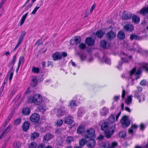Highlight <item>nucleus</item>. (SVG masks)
I'll list each match as a JSON object with an SVG mask.
<instances>
[{
	"instance_id": "1",
	"label": "nucleus",
	"mask_w": 148,
	"mask_h": 148,
	"mask_svg": "<svg viewBox=\"0 0 148 148\" xmlns=\"http://www.w3.org/2000/svg\"><path fill=\"white\" fill-rule=\"evenodd\" d=\"M136 68H133L130 72L129 74L128 81L129 84L133 85L134 84V81L135 79H137L140 77L139 75L140 74L141 71L139 70L136 72Z\"/></svg>"
},
{
	"instance_id": "2",
	"label": "nucleus",
	"mask_w": 148,
	"mask_h": 148,
	"mask_svg": "<svg viewBox=\"0 0 148 148\" xmlns=\"http://www.w3.org/2000/svg\"><path fill=\"white\" fill-rule=\"evenodd\" d=\"M43 100L42 96L39 94H35L32 98L30 99L29 102L36 105H39L42 103Z\"/></svg>"
},
{
	"instance_id": "3",
	"label": "nucleus",
	"mask_w": 148,
	"mask_h": 148,
	"mask_svg": "<svg viewBox=\"0 0 148 148\" xmlns=\"http://www.w3.org/2000/svg\"><path fill=\"white\" fill-rule=\"evenodd\" d=\"M95 131L92 128H89L84 132V137L86 138H94L95 136Z\"/></svg>"
},
{
	"instance_id": "4",
	"label": "nucleus",
	"mask_w": 148,
	"mask_h": 148,
	"mask_svg": "<svg viewBox=\"0 0 148 148\" xmlns=\"http://www.w3.org/2000/svg\"><path fill=\"white\" fill-rule=\"evenodd\" d=\"M67 55V53L66 52H63L62 53L57 52L53 54L52 57L53 60L56 61L60 60L62 58V57L64 58L66 57Z\"/></svg>"
},
{
	"instance_id": "5",
	"label": "nucleus",
	"mask_w": 148,
	"mask_h": 148,
	"mask_svg": "<svg viewBox=\"0 0 148 148\" xmlns=\"http://www.w3.org/2000/svg\"><path fill=\"white\" fill-rule=\"evenodd\" d=\"M116 130L115 126L114 125L111 126L106 131L105 135L107 138H110L111 135H113Z\"/></svg>"
},
{
	"instance_id": "6",
	"label": "nucleus",
	"mask_w": 148,
	"mask_h": 148,
	"mask_svg": "<svg viewBox=\"0 0 148 148\" xmlns=\"http://www.w3.org/2000/svg\"><path fill=\"white\" fill-rule=\"evenodd\" d=\"M121 60L123 62L127 63L131 60L132 56H128L126 54L123 52H121L120 54Z\"/></svg>"
},
{
	"instance_id": "7",
	"label": "nucleus",
	"mask_w": 148,
	"mask_h": 148,
	"mask_svg": "<svg viewBox=\"0 0 148 148\" xmlns=\"http://www.w3.org/2000/svg\"><path fill=\"white\" fill-rule=\"evenodd\" d=\"M121 123L123 127H127L130 124V121L129 120L128 117L126 116H124L121 120Z\"/></svg>"
},
{
	"instance_id": "8",
	"label": "nucleus",
	"mask_w": 148,
	"mask_h": 148,
	"mask_svg": "<svg viewBox=\"0 0 148 148\" xmlns=\"http://www.w3.org/2000/svg\"><path fill=\"white\" fill-rule=\"evenodd\" d=\"M65 107L63 106L56 110V109H54V111H57V115L58 116H62L66 113L65 110Z\"/></svg>"
},
{
	"instance_id": "9",
	"label": "nucleus",
	"mask_w": 148,
	"mask_h": 148,
	"mask_svg": "<svg viewBox=\"0 0 148 148\" xmlns=\"http://www.w3.org/2000/svg\"><path fill=\"white\" fill-rule=\"evenodd\" d=\"M40 119L39 115L37 113H34L32 114L30 117V120L32 122L37 123Z\"/></svg>"
},
{
	"instance_id": "10",
	"label": "nucleus",
	"mask_w": 148,
	"mask_h": 148,
	"mask_svg": "<svg viewBox=\"0 0 148 148\" xmlns=\"http://www.w3.org/2000/svg\"><path fill=\"white\" fill-rule=\"evenodd\" d=\"M25 34L26 33L24 31L21 32L20 35V36L18 39V42L14 49V51H15L19 47L20 45L21 44L23 40Z\"/></svg>"
},
{
	"instance_id": "11",
	"label": "nucleus",
	"mask_w": 148,
	"mask_h": 148,
	"mask_svg": "<svg viewBox=\"0 0 148 148\" xmlns=\"http://www.w3.org/2000/svg\"><path fill=\"white\" fill-rule=\"evenodd\" d=\"M64 121V123L67 124H71L74 122L73 118L70 115L66 116Z\"/></svg>"
},
{
	"instance_id": "12",
	"label": "nucleus",
	"mask_w": 148,
	"mask_h": 148,
	"mask_svg": "<svg viewBox=\"0 0 148 148\" xmlns=\"http://www.w3.org/2000/svg\"><path fill=\"white\" fill-rule=\"evenodd\" d=\"M132 50H134L135 51L143 53L144 52H145V51L142 49L138 45L136 44H134L133 46V48L131 49Z\"/></svg>"
},
{
	"instance_id": "13",
	"label": "nucleus",
	"mask_w": 148,
	"mask_h": 148,
	"mask_svg": "<svg viewBox=\"0 0 148 148\" xmlns=\"http://www.w3.org/2000/svg\"><path fill=\"white\" fill-rule=\"evenodd\" d=\"M116 34L113 31L108 32L106 34V37L108 40H111L116 37Z\"/></svg>"
},
{
	"instance_id": "14",
	"label": "nucleus",
	"mask_w": 148,
	"mask_h": 148,
	"mask_svg": "<svg viewBox=\"0 0 148 148\" xmlns=\"http://www.w3.org/2000/svg\"><path fill=\"white\" fill-rule=\"evenodd\" d=\"M120 114L121 112H120L116 116L113 115L110 116L108 118V123H111L114 122L115 120V117L116 118V121H117Z\"/></svg>"
},
{
	"instance_id": "15",
	"label": "nucleus",
	"mask_w": 148,
	"mask_h": 148,
	"mask_svg": "<svg viewBox=\"0 0 148 148\" xmlns=\"http://www.w3.org/2000/svg\"><path fill=\"white\" fill-rule=\"evenodd\" d=\"M81 38L79 36H75L73 39L71 40L70 44L72 45L77 44L79 43L81 41Z\"/></svg>"
},
{
	"instance_id": "16",
	"label": "nucleus",
	"mask_w": 148,
	"mask_h": 148,
	"mask_svg": "<svg viewBox=\"0 0 148 148\" xmlns=\"http://www.w3.org/2000/svg\"><path fill=\"white\" fill-rule=\"evenodd\" d=\"M117 143L116 142L112 143L111 144L109 143H103L102 146L104 148H114L116 146Z\"/></svg>"
},
{
	"instance_id": "17",
	"label": "nucleus",
	"mask_w": 148,
	"mask_h": 148,
	"mask_svg": "<svg viewBox=\"0 0 148 148\" xmlns=\"http://www.w3.org/2000/svg\"><path fill=\"white\" fill-rule=\"evenodd\" d=\"M96 142L94 139H90L87 143V147L89 148H92L95 145Z\"/></svg>"
},
{
	"instance_id": "18",
	"label": "nucleus",
	"mask_w": 148,
	"mask_h": 148,
	"mask_svg": "<svg viewBox=\"0 0 148 148\" xmlns=\"http://www.w3.org/2000/svg\"><path fill=\"white\" fill-rule=\"evenodd\" d=\"M53 135L51 133H47L43 136V140L45 142H47L51 139Z\"/></svg>"
},
{
	"instance_id": "19",
	"label": "nucleus",
	"mask_w": 148,
	"mask_h": 148,
	"mask_svg": "<svg viewBox=\"0 0 148 148\" xmlns=\"http://www.w3.org/2000/svg\"><path fill=\"white\" fill-rule=\"evenodd\" d=\"M13 66L11 68V69L8 72L7 74V77L6 79L9 77V80L10 82L14 74V70H13Z\"/></svg>"
},
{
	"instance_id": "20",
	"label": "nucleus",
	"mask_w": 148,
	"mask_h": 148,
	"mask_svg": "<svg viewBox=\"0 0 148 148\" xmlns=\"http://www.w3.org/2000/svg\"><path fill=\"white\" fill-rule=\"evenodd\" d=\"M100 45L105 49L108 48L110 45V44L107 43L105 40H103L100 42Z\"/></svg>"
},
{
	"instance_id": "21",
	"label": "nucleus",
	"mask_w": 148,
	"mask_h": 148,
	"mask_svg": "<svg viewBox=\"0 0 148 148\" xmlns=\"http://www.w3.org/2000/svg\"><path fill=\"white\" fill-rule=\"evenodd\" d=\"M85 42L89 45L92 46L94 45L95 41L93 39L91 38L88 37L86 38Z\"/></svg>"
},
{
	"instance_id": "22",
	"label": "nucleus",
	"mask_w": 148,
	"mask_h": 148,
	"mask_svg": "<svg viewBox=\"0 0 148 148\" xmlns=\"http://www.w3.org/2000/svg\"><path fill=\"white\" fill-rule=\"evenodd\" d=\"M124 28L127 31L132 32L134 29V27L131 24H128L125 25Z\"/></svg>"
},
{
	"instance_id": "23",
	"label": "nucleus",
	"mask_w": 148,
	"mask_h": 148,
	"mask_svg": "<svg viewBox=\"0 0 148 148\" xmlns=\"http://www.w3.org/2000/svg\"><path fill=\"white\" fill-rule=\"evenodd\" d=\"M28 13V12H27L22 16L19 23L20 25V26H21L23 24L25 21V19L27 18Z\"/></svg>"
},
{
	"instance_id": "24",
	"label": "nucleus",
	"mask_w": 148,
	"mask_h": 148,
	"mask_svg": "<svg viewBox=\"0 0 148 148\" xmlns=\"http://www.w3.org/2000/svg\"><path fill=\"white\" fill-rule=\"evenodd\" d=\"M132 17V14L130 13L123 14L122 15V18L123 19L126 20L130 19Z\"/></svg>"
},
{
	"instance_id": "25",
	"label": "nucleus",
	"mask_w": 148,
	"mask_h": 148,
	"mask_svg": "<svg viewBox=\"0 0 148 148\" xmlns=\"http://www.w3.org/2000/svg\"><path fill=\"white\" fill-rule=\"evenodd\" d=\"M30 123L28 121L25 122L22 126V128L24 131H27L29 128Z\"/></svg>"
},
{
	"instance_id": "26",
	"label": "nucleus",
	"mask_w": 148,
	"mask_h": 148,
	"mask_svg": "<svg viewBox=\"0 0 148 148\" xmlns=\"http://www.w3.org/2000/svg\"><path fill=\"white\" fill-rule=\"evenodd\" d=\"M38 109L40 112L43 113L46 110V105L45 104L39 106L38 107Z\"/></svg>"
},
{
	"instance_id": "27",
	"label": "nucleus",
	"mask_w": 148,
	"mask_h": 148,
	"mask_svg": "<svg viewBox=\"0 0 148 148\" xmlns=\"http://www.w3.org/2000/svg\"><path fill=\"white\" fill-rule=\"evenodd\" d=\"M108 112V109L106 107H104L100 111V115L101 116L106 115Z\"/></svg>"
},
{
	"instance_id": "28",
	"label": "nucleus",
	"mask_w": 148,
	"mask_h": 148,
	"mask_svg": "<svg viewBox=\"0 0 148 148\" xmlns=\"http://www.w3.org/2000/svg\"><path fill=\"white\" fill-rule=\"evenodd\" d=\"M84 126L83 125H81L78 127L77 129V131L78 133L81 134L84 132Z\"/></svg>"
},
{
	"instance_id": "29",
	"label": "nucleus",
	"mask_w": 148,
	"mask_h": 148,
	"mask_svg": "<svg viewBox=\"0 0 148 148\" xmlns=\"http://www.w3.org/2000/svg\"><path fill=\"white\" fill-rule=\"evenodd\" d=\"M132 20L133 22L137 23L139 22L140 19L136 15H134L132 17Z\"/></svg>"
},
{
	"instance_id": "30",
	"label": "nucleus",
	"mask_w": 148,
	"mask_h": 148,
	"mask_svg": "<svg viewBox=\"0 0 148 148\" xmlns=\"http://www.w3.org/2000/svg\"><path fill=\"white\" fill-rule=\"evenodd\" d=\"M108 123L107 122H104L103 123L101 127V130L106 131L108 128Z\"/></svg>"
},
{
	"instance_id": "31",
	"label": "nucleus",
	"mask_w": 148,
	"mask_h": 148,
	"mask_svg": "<svg viewBox=\"0 0 148 148\" xmlns=\"http://www.w3.org/2000/svg\"><path fill=\"white\" fill-rule=\"evenodd\" d=\"M148 12V7H146L142 9L140 11V14L143 15H146Z\"/></svg>"
},
{
	"instance_id": "32",
	"label": "nucleus",
	"mask_w": 148,
	"mask_h": 148,
	"mask_svg": "<svg viewBox=\"0 0 148 148\" xmlns=\"http://www.w3.org/2000/svg\"><path fill=\"white\" fill-rule=\"evenodd\" d=\"M30 109L28 108H26L23 109L22 112L25 115H28L30 113Z\"/></svg>"
},
{
	"instance_id": "33",
	"label": "nucleus",
	"mask_w": 148,
	"mask_h": 148,
	"mask_svg": "<svg viewBox=\"0 0 148 148\" xmlns=\"http://www.w3.org/2000/svg\"><path fill=\"white\" fill-rule=\"evenodd\" d=\"M130 39L131 40H140V37L134 34H132L130 35Z\"/></svg>"
},
{
	"instance_id": "34",
	"label": "nucleus",
	"mask_w": 148,
	"mask_h": 148,
	"mask_svg": "<svg viewBox=\"0 0 148 148\" xmlns=\"http://www.w3.org/2000/svg\"><path fill=\"white\" fill-rule=\"evenodd\" d=\"M138 127V125L136 124L132 125L131 127L129 130L128 132L129 133L131 134H133L134 132L133 130L136 129Z\"/></svg>"
},
{
	"instance_id": "35",
	"label": "nucleus",
	"mask_w": 148,
	"mask_h": 148,
	"mask_svg": "<svg viewBox=\"0 0 148 148\" xmlns=\"http://www.w3.org/2000/svg\"><path fill=\"white\" fill-rule=\"evenodd\" d=\"M118 38L120 39H123L125 38L124 33L123 31L119 32L117 35Z\"/></svg>"
},
{
	"instance_id": "36",
	"label": "nucleus",
	"mask_w": 148,
	"mask_h": 148,
	"mask_svg": "<svg viewBox=\"0 0 148 148\" xmlns=\"http://www.w3.org/2000/svg\"><path fill=\"white\" fill-rule=\"evenodd\" d=\"M101 61L102 62H104L107 64H110V60L106 56H104L101 59Z\"/></svg>"
},
{
	"instance_id": "37",
	"label": "nucleus",
	"mask_w": 148,
	"mask_h": 148,
	"mask_svg": "<svg viewBox=\"0 0 148 148\" xmlns=\"http://www.w3.org/2000/svg\"><path fill=\"white\" fill-rule=\"evenodd\" d=\"M85 110L84 109L82 108H79L77 114L79 116H82L84 113Z\"/></svg>"
},
{
	"instance_id": "38",
	"label": "nucleus",
	"mask_w": 148,
	"mask_h": 148,
	"mask_svg": "<svg viewBox=\"0 0 148 148\" xmlns=\"http://www.w3.org/2000/svg\"><path fill=\"white\" fill-rule=\"evenodd\" d=\"M132 99L131 96H129L125 100V102L126 104L129 105L132 103Z\"/></svg>"
},
{
	"instance_id": "39",
	"label": "nucleus",
	"mask_w": 148,
	"mask_h": 148,
	"mask_svg": "<svg viewBox=\"0 0 148 148\" xmlns=\"http://www.w3.org/2000/svg\"><path fill=\"white\" fill-rule=\"evenodd\" d=\"M77 105L75 101L74 100H71L69 103V106L71 108H73L75 106H76Z\"/></svg>"
},
{
	"instance_id": "40",
	"label": "nucleus",
	"mask_w": 148,
	"mask_h": 148,
	"mask_svg": "<svg viewBox=\"0 0 148 148\" xmlns=\"http://www.w3.org/2000/svg\"><path fill=\"white\" fill-rule=\"evenodd\" d=\"M104 34V32L102 31L99 30L96 33V35L98 37L100 38L103 36Z\"/></svg>"
},
{
	"instance_id": "41",
	"label": "nucleus",
	"mask_w": 148,
	"mask_h": 148,
	"mask_svg": "<svg viewBox=\"0 0 148 148\" xmlns=\"http://www.w3.org/2000/svg\"><path fill=\"white\" fill-rule=\"evenodd\" d=\"M39 134L36 132H34L31 135V138L32 140H34L37 137L39 136Z\"/></svg>"
},
{
	"instance_id": "42",
	"label": "nucleus",
	"mask_w": 148,
	"mask_h": 148,
	"mask_svg": "<svg viewBox=\"0 0 148 148\" xmlns=\"http://www.w3.org/2000/svg\"><path fill=\"white\" fill-rule=\"evenodd\" d=\"M73 140V138L71 136H68L66 139V143L69 144L71 143Z\"/></svg>"
},
{
	"instance_id": "43",
	"label": "nucleus",
	"mask_w": 148,
	"mask_h": 148,
	"mask_svg": "<svg viewBox=\"0 0 148 148\" xmlns=\"http://www.w3.org/2000/svg\"><path fill=\"white\" fill-rule=\"evenodd\" d=\"M87 143V141L85 139H82L79 141V145L81 147H83Z\"/></svg>"
},
{
	"instance_id": "44",
	"label": "nucleus",
	"mask_w": 148,
	"mask_h": 148,
	"mask_svg": "<svg viewBox=\"0 0 148 148\" xmlns=\"http://www.w3.org/2000/svg\"><path fill=\"white\" fill-rule=\"evenodd\" d=\"M37 146V144L35 141H33L30 143L29 145V148H36Z\"/></svg>"
},
{
	"instance_id": "45",
	"label": "nucleus",
	"mask_w": 148,
	"mask_h": 148,
	"mask_svg": "<svg viewBox=\"0 0 148 148\" xmlns=\"http://www.w3.org/2000/svg\"><path fill=\"white\" fill-rule=\"evenodd\" d=\"M21 145L20 143L15 142L13 143V146L14 148H20Z\"/></svg>"
},
{
	"instance_id": "46",
	"label": "nucleus",
	"mask_w": 148,
	"mask_h": 148,
	"mask_svg": "<svg viewBox=\"0 0 148 148\" xmlns=\"http://www.w3.org/2000/svg\"><path fill=\"white\" fill-rule=\"evenodd\" d=\"M39 70V69L38 67H33L32 68V71L34 73H38Z\"/></svg>"
},
{
	"instance_id": "47",
	"label": "nucleus",
	"mask_w": 148,
	"mask_h": 148,
	"mask_svg": "<svg viewBox=\"0 0 148 148\" xmlns=\"http://www.w3.org/2000/svg\"><path fill=\"white\" fill-rule=\"evenodd\" d=\"M145 96L144 95H140L139 96L138 98H137L139 99V102L140 103L144 101L145 100Z\"/></svg>"
},
{
	"instance_id": "48",
	"label": "nucleus",
	"mask_w": 148,
	"mask_h": 148,
	"mask_svg": "<svg viewBox=\"0 0 148 148\" xmlns=\"http://www.w3.org/2000/svg\"><path fill=\"white\" fill-rule=\"evenodd\" d=\"M37 78L36 77H34L32 79V84L34 86H35L37 85Z\"/></svg>"
},
{
	"instance_id": "49",
	"label": "nucleus",
	"mask_w": 148,
	"mask_h": 148,
	"mask_svg": "<svg viewBox=\"0 0 148 148\" xmlns=\"http://www.w3.org/2000/svg\"><path fill=\"white\" fill-rule=\"evenodd\" d=\"M39 5L37 4V6L34 8L31 13V14H34L36 13V11L38 10L40 7L41 6V5H40L39 6H38Z\"/></svg>"
},
{
	"instance_id": "50",
	"label": "nucleus",
	"mask_w": 148,
	"mask_h": 148,
	"mask_svg": "<svg viewBox=\"0 0 148 148\" xmlns=\"http://www.w3.org/2000/svg\"><path fill=\"white\" fill-rule=\"evenodd\" d=\"M63 123V121L62 119L57 120L56 121V125L57 126H60Z\"/></svg>"
},
{
	"instance_id": "51",
	"label": "nucleus",
	"mask_w": 148,
	"mask_h": 148,
	"mask_svg": "<svg viewBox=\"0 0 148 148\" xmlns=\"http://www.w3.org/2000/svg\"><path fill=\"white\" fill-rule=\"evenodd\" d=\"M140 93L137 90L134 91L133 93L134 95V97L136 98H138L139 96H140Z\"/></svg>"
},
{
	"instance_id": "52",
	"label": "nucleus",
	"mask_w": 148,
	"mask_h": 148,
	"mask_svg": "<svg viewBox=\"0 0 148 148\" xmlns=\"http://www.w3.org/2000/svg\"><path fill=\"white\" fill-rule=\"evenodd\" d=\"M119 136L120 137L124 138L126 136V132L125 131L120 132L119 133Z\"/></svg>"
},
{
	"instance_id": "53",
	"label": "nucleus",
	"mask_w": 148,
	"mask_h": 148,
	"mask_svg": "<svg viewBox=\"0 0 148 148\" xmlns=\"http://www.w3.org/2000/svg\"><path fill=\"white\" fill-rule=\"evenodd\" d=\"M24 61V57L23 56H21L20 57L18 63V67H20L21 63L22 62H23Z\"/></svg>"
},
{
	"instance_id": "54",
	"label": "nucleus",
	"mask_w": 148,
	"mask_h": 148,
	"mask_svg": "<svg viewBox=\"0 0 148 148\" xmlns=\"http://www.w3.org/2000/svg\"><path fill=\"white\" fill-rule=\"evenodd\" d=\"M21 122V119L20 118L16 119L14 121V124L16 125L19 124Z\"/></svg>"
},
{
	"instance_id": "55",
	"label": "nucleus",
	"mask_w": 148,
	"mask_h": 148,
	"mask_svg": "<svg viewBox=\"0 0 148 148\" xmlns=\"http://www.w3.org/2000/svg\"><path fill=\"white\" fill-rule=\"evenodd\" d=\"M143 66L145 69L146 71L148 72V64L147 63H144L143 64Z\"/></svg>"
},
{
	"instance_id": "56",
	"label": "nucleus",
	"mask_w": 148,
	"mask_h": 148,
	"mask_svg": "<svg viewBox=\"0 0 148 148\" xmlns=\"http://www.w3.org/2000/svg\"><path fill=\"white\" fill-rule=\"evenodd\" d=\"M86 45L84 43L80 44L79 46V48L81 49H84L86 48Z\"/></svg>"
},
{
	"instance_id": "57",
	"label": "nucleus",
	"mask_w": 148,
	"mask_h": 148,
	"mask_svg": "<svg viewBox=\"0 0 148 148\" xmlns=\"http://www.w3.org/2000/svg\"><path fill=\"white\" fill-rule=\"evenodd\" d=\"M146 81L145 79H143L140 82V84L141 86H145L146 85Z\"/></svg>"
},
{
	"instance_id": "58",
	"label": "nucleus",
	"mask_w": 148,
	"mask_h": 148,
	"mask_svg": "<svg viewBox=\"0 0 148 148\" xmlns=\"http://www.w3.org/2000/svg\"><path fill=\"white\" fill-rule=\"evenodd\" d=\"M122 64V62L119 61L118 62V65L116 66V67L119 69H121V66Z\"/></svg>"
},
{
	"instance_id": "59",
	"label": "nucleus",
	"mask_w": 148,
	"mask_h": 148,
	"mask_svg": "<svg viewBox=\"0 0 148 148\" xmlns=\"http://www.w3.org/2000/svg\"><path fill=\"white\" fill-rule=\"evenodd\" d=\"M86 57V55L85 54H83L80 56V58L82 60H84Z\"/></svg>"
},
{
	"instance_id": "60",
	"label": "nucleus",
	"mask_w": 148,
	"mask_h": 148,
	"mask_svg": "<svg viewBox=\"0 0 148 148\" xmlns=\"http://www.w3.org/2000/svg\"><path fill=\"white\" fill-rule=\"evenodd\" d=\"M16 56L14 55L13 58L12 60V61L11 62V63H12L13 66L14 65V64L15 63V61L16 60Z\"/></svg>"
},
{
	"instance_id": "61",
	"label": "nucleus",
	"mask_w": 148,
	"mask_h": 148,
	"mask_svg": "<svg viewBox=\"0 0 148 148\" xmlns=\"http://www.w3.org/2000/svg\"><path fill=\"white\" fill-rule=\"evenodd\" d=\"M32 6V3H29L28 5L25 8V11L29 9Z\"/></svg>"
},
{
	"instance_id": "62",
	"label": "nucleus",
	"mask_w": 148,
	"mask_h": 148,
	"mask_svg": "<svg viewBox=\"0 0 148 148\" xmlns=\"http://www.w3.org/2000/svg\"><path fill=\"white\" fill-rule=\"evenodd\" d=\"M120 97V96H115L114 97L113 100L114 101H116L119 100Z\"/></svg>"
},
{
	"instance_id": "63",
	"label": "nucleus",
	"mask_w": 148,
	"mask_h": 148,
	"mask_svg": "<svg viewBox=\"0 0 148 148\" xmlns=\"http://www.w3.org/2000/svg\"><path fill=\"white\" fill-rule=\"evenodd\" d=\"M125 91L124 89H123L122 91V98L123 99L125 98Z\"/></svg>"
},
{
	"instance_id": "64",
	"label": "nucleus",
	"mask_w": 148,
	"mask_h": 148,
	"mask_svg": "<svg viewBox=\"0 0 148 148\" xmlns=\"http://www.w3.org/2000/svg\"><path fill=\"white\" fill-rule=\"evenodd\" d=\"M45 147V145L44 144H41L39 145L38 147V148H44Z\"/></svg>"
}]
</instances>
